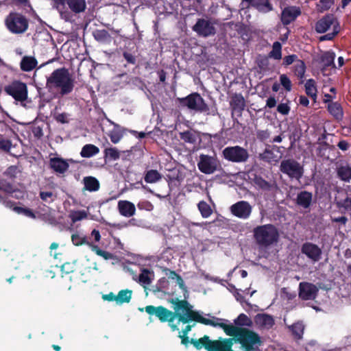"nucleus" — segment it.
<instances>
[{"mask_svg":"<svg viewBox=\"0 0 351 351\" xmlns=\"http://www.w3.org/2000/svg\"><path fill=\"white\" fill-rule=\"evenodd\" d=\"M117 295L114 294L113 293H110L108 294L103 295L102 298L104 300L107 301H114L117 302Z\"/></svg>","mask_w":351,"mask_h":351,"instance_id":"nucleus-57","label":"nucleus"},{"mask_svg":"<svg viewBox=\"0 0 351 351\" xmlns=\"http://www.w3.org/2000/svg\"><path fill=\"white\" fill-rule=\"evenodd\" d=\"M0 190L7 193H10L12 191V187L10 184L5 185L3 182H0Z\"/></svg>","mask_w":351,"mask_h":351,"instance_id":"nucleus-61","label":"nucleus"},{"mask_svg":"<svg viewBox=\"0 0 351 351\" xmlns=\"http://www.w3.org/2000/svg\"><path fill=\"white\" fill-rule=\"evenodd\" d=\"M340 205L346 211H351V197H347L343 201L340 202Z\"/></svg>","mask_w":351,"mask_h":351,"instance_id":"nucleus-55","label":"nucleus"},{"mask_svg":"<svg viewBox=\"0 0 351 351\" xmlns=\"http://www.w3.org/2000/svg\"><path fill=\"white\" fill-rule=\"evenodd\" d=\"M254 182L258 187L264 190H269L271 186V184L263 180L262 178H256Z\"/></svg>","mask_w":351,"mask_h":351,"instance_id":"nucleus-48","label":"nucleus"},{"mask_svg":"<svg viewBox=\"0 0 351 351\" xmlns=\"http://www.w3.org/2000/svg\"><path fill=\"white\" fill-rule=\"evenodd\" d=\"M311 193L304 191L298 195L297 202L300 206L304 208H308L311 204Z\"/></svg>","mask_w":351,"mask_h":351,"instance_id":"nucleus-27","label":"nucleus"},{"mask_svg":"<svg viewBox=\"0 0 351 351\" xmlns=\"http://www.w3.org/2000/svg\"><path fill=\"white\" fill-rule=\"evenodd\" d=\"M88 246L92 250V251L95 252L98 256L103 257L106 260L111 259L113 257L112 254L100 250L97 245L93 243H88Z\"/></svg>","mask_w":351,"mask_h":351,"instance_id":"nucleus-40","label":"nucleus"},{"mask_svg":"<svg viewBox=\"0 0 351 351\" xmlns=\"http://www.w3.org/2000/svg\"><path fill=\"white\" fill-rule=\"evenodd\" d=\"M71 241L75 245H82L84 244H86L88 245V243H90L87 241V238L85 235L80 233H75L72 234Z\"/></svg>","mask_w":351,"mask_h":351,"instance_id":"nucleus-37","label":"nucleus"},{"mask_svg":"<svg viewBox=\"0 0 351 351\" xmlns=\"http://www.w3.org/2000/svg\"><path fill=\"white\" fill-rule=\"evenodd\" d=\"M270 56L276 60L281 58V45L278 42H275L273 45L272 51Z\"/></svg>","mask_w":351,"mask_h":351,"instance_id":"nucleus-45","label":"nucleus"},{"mask_svg":"<svg viewBox=\"0 0 351 351\" xmlns=\"http://www.w3.org/2000/svg\"><path fill=\"white\" fill-rule=\"evenodd\" d=\"M290 330L292 331L293 335L297 339L302 337L304 326L302 322H297L289 326Z\"/></svg>","mask_w":351,"mask_h":351,"instance_id":"nucleus-34","label":"nucleus"},{"mask_svg":"<svg viewBox=\"0 0 351 351\" xmlns=\"http://www.w3.org/2000/svg\"><path fill=\"white\" fill-rule=\"evenodd\" d=\"M123 56H124V58H125V60L128 62L132 63V64L134 63L135 58L132 54L128 53H124Z\"/></svg>","mask_w":351,"mask_h":351,"instance_id":"nucleus-63","label":"nucleus"},{"mask_svg":"<svg viewBox=\"0 0 351 351\" xmlns=\"http://www.w3.org/2000/svg\"><path fill=\"white\" fill-rule=\"evenodd\" d=\"M337 172L341 180L346 182H349L351 180V167L348 165L339 167Z\"/></svg>","mask_w":351,"mask_h":351,"instance_id":"nucleus-30","label":"nucleus"},{"mask_svg":"<svg viewBox=\"0 0 351 351\" xmlns=\"http://www.w3.org/2000/svg\"><path fill=\"white\" fill-rule=\"evenodd\" d=\"M299 104L304 106H307L309 104V101L305 96H300L299 98Z\"/></svg>","mask_w":351,"mask_h":351,"instance_id":"nucleus-62","label":"nucleus"},{"mask_svg":"<svg viewBox=\"0 0 351 351\" xmlns=\"http://www.w3.org/2000/svg\"><path fill=\"white\" fill-rule=\"evenodd\" d=\"M162 178L160 173L156 170H149L145 175V181L147 183H155Z\"/></svg>","mask_w":351,"mask_h":351,"instance_id":"nucleus-29","label":"nucleus"},{"mask_svg":"<svg viewBox=\"0 0 351 351\" xmlns=\"http://www.w3.org/2000/svg\"><path fill=\"white\" fill-rule=\"evenodd\" d=\"M172 304L174 312L162 306L155 307L151 305L145 307V311L149 315H155L162 322H168L173 330H178V324L180 323L188 324L185 328L179 333V337L182 339V344L186 345L189 343L186 335L191 330L193 326L189 323L192 321L220 327L223 328L227 335H232L237 332V329L233 324H228V320L214 317L211 319L202 317L199 312L194 311L193 306L186 300L176 299L172 300Z\"/></svg>","mask_w":351,"mask_h":351,"instance_id":"nucleus-1","label":"nucleus"},{"mask_svg":"<svg viewBox=\"0 0 351 351\" xmlns=\"http://www.w3.org/2000/svg\"><path fill=\"white\" fill-rule=\"evenodd\" d=\"M51 5L59 12L62 19L69 21L71 19L69 10L75 14L83 12L86 3V0H51Z\"/></svg>","mask_w":351,"mask_h":351,"instance_id":"nucleus-4","label":"nucleus"},{"mask_svg":"<svg viewBox=\"0 0 351 351\" xmlns=\"http://www.w3.org/2000/svg\"><path fill=\"white\" fill-rule=\"evenodd\" d=\"M296 58V56L294 55L286 56L284 59V63L287 65H289L292 64Z\"/></svg>","mask_w":351,"mask_h":351,"instance_id":"nucleus-59","label":"nucleus"},{"mask_svg":"<svg viewBox=\"0 0 351 351\" xmlns=\"http://www.w3.org/2000/svg\"><path fill=\"white\" fill-rule=\"evenodd\" d=\"M338 147L342 150H346L348 147V144L347 142L342 141L338 143Z\"/></svg>","mask_w":351,"mask_h":351,"instance_id":"nucleus-64","label":"nucleus"},{"mask_svg":"<svg viewBox=\"0 0 351 351\" xmlns=\"http://www.w3.org/2000/svg\"><path fill=\"white\" fill-rule=\"evenodd\" d=\"M280 170L290 178L299 180L303 174V168L300 164L294 160H283L280 165Z\"/></svg>","mask_w":351,"mask_h":351,"instance_id":"nucleus-12","label":"nucleus"},{"mask_svg":"<svg viewBox=\"0 0 351 351\" xmlns=\"http://www.w3.org/2000/svg\"><path fill=\"white\" fill-rule=\"evenodd\" d=\"M99 152V149L92 144L85 145L80 152V155L83 158H90L95 155H97Z\"/></svg>","mask_w":351,"mask_h":351,"instance_id":"nucleus-25","label":"nucleus"},{"mask_svg":"<svg viewBox=\"0 0 351 351\" xmlns=\"http://www.w3.org/2000/svg\"><path fill=\"white\" fill-rule=\"evenodd\" d=\"M40 197L43 201L50 202L53 201L54 195L52 192L50 191H43L40 192Z\"/></svg>","mask_w":351,"mask_h":351,"instance_id":"nucleus-51","label":"nucleus"},{"mask_svg":"<svg viewBox=\"0 0 351 351\" xmlns=\"http://www.w3.org/2000/svg\"><path fill=\"white\" fill-rule=\"evenodd\" d=\"M178 100L182 106L192 110L202 112L208 110L207 105L198 93H192L186 97L178 98Z\"/></svg>","mask_w":351,"mask_h":351,"instance_id":"nucleus-9","label":"nucleus"},{"mask_svg":"<svg viewBox=\"0 0 351 351\" xmlns=\"http://www.w3.org/2000/svg\"><path fill=\"white\" fill-rule=\"evenodd\" d=\"M5 25L11 32L21 34L27 29L28 22L23 16L16 13H12L6 18Z\"/></svg>","mask_w":351,"mask_h":351,"instance_id":"nucleus-10","label":"nucleus"},{"mask_svg":"<svg viewBox=\"0 0 351 351\" xmlns=\"http://www.w3.org/2000/svg\"><path fill=\"white\" fill-rule=\"evenodd\" d=\"M302 252L314 262L318 261L320 259L322 251L314 244H304L302 247Z\"/></svg>","mask_w":351,"mask_h":351,"instance_id":"nucleus-17","label":"nucleus"},{"mask_svg":"<svg viewBox=\"0 0 351 351\" xmlns=\"http://www.w3.org/2000/svg\"><path fill=\"white\" fill-rule=\"evenodd\" d=\"M132 291L129 289H124L120 291L117 294V304H122L123 303H128L132 298Z\"/></svg>","mask_w":351,"mask_h":351,"instance_id":"nucleus-28","label":"nucleus"},{"mask_svg":"<svg viewBox=\"0 0 351 351\" xmlns=\"http://www.w3.org/2000/svg\"><path fill=\"white\" fill-rule=\"evenodd\" d=\"M5 91L24 107H26L27 104L29 103L27 86L24 82L19 80L13 81L5 87Z\"/></svg>","mask_w":351,"mask_h":351,"instance_id":"nucleus-7","label":"nucleus"},{"mask_svg":"<svg viewBox=\"0 0 351 351\" xmlns=\"http://www.w3.org/2000/svg\"><path fill=\"white\" fill-rule=\"evenodd\" d=\"M222 156L228 161L242 163L247 161L250 154L244 147L235 145L227 147L223 149Z\"/></svg>","mask_w":351,"mask_h":351,"instance_id":"nucleus-8","label":"nucleus"},{"mask_svg":"<svg viewBox=\"0 0 351 351\" xmlns=\"http://www.w3.org/2000/svg\"><path fill=\"white\" fill-rule=\"evenodd\" d=\"M84 189L89 191H96L99 188L98 180L91 176L84 178Z\"/></svg>","mask_w":351,"mask_h":351,"instance_id":"nucleus-26","label":"nucleus"},{"mask_svg":"<svg viewBox=\"0 0 351 351\" xmlns=\"http://www.w3.org/2000/svg\"><path fill=\"white\" fill-rule=\"evenodd\" d=\"M317 287L307 282H300L299 285V298L303 300H314L318 292Z\"/></svg>","mask_w":351,"mask_h":351,"instance_id":"nucleus-14","label":"nucleus"},{"mask_svg":"<svg viewBox=\"0 0 351 351\" xmlns=\"http://www.w3.org/2000/svg\"><path fill=\"white\" fill-rule=\"evenodd\" d=\"M198 209L204 218H208L213 213L210 206L204 201H201L197 204Z\"/></svg>","mask_w":351,"mask_h":351,"instance_id":"nucleus-35","label":"nucleus"},{"mask_svg":"<svg viewBox=\"0 0 351 351\" xmlns=\"http://www.w3.org/2000/svg\"><path fill=\"white\" fill-rule=\"evenodd\" d=\"M193 29L199 35L204 37L212 36L215 34V29L213 23L210 21L205 19H199L193 26Z\"/></svg>","mask_w":351,"mask_h":351,"instance_id":"nucleus-15","label":"nucleus"},{"mask_svg":"<svg viewBox=\"0 0 351 351\" xmlns=\"http://www.w3.org/2000/svg\"><path fill=\"white\" fill-rule=\"evenodd\" d=\"M95 38L100 42H106L110 39V35L106 30H97L94 32Z\"/></svg>","mask_w":351,"mask_h":351,"instance_id":"nucleus-42","label":"nucleus"},{"mask_svg":"<svg viewBox=\"0 0 351 351\" xmlns=\"http://www.w3.org/2000/svg\"><path fill=\"white\" fill-rule=\"evenodd\" d=\"M253 233L257 244L262 247L273 245L278 242L279 238L278 230L271 224L257 226Z\"/></svg>","mask_w":351,"mask_h":351,"instance_id":"nucleus-5","label":"nucleus"},{"mask_svg":"<svg viewBox=\"0 0 351 351\" xmlns=\"http://www.w3.org/2000/svg\"><path fill=\"white\" fill-rule=\"evenodd\" d=\"M14 210H15L17 213L23 215L25 217H27L29 218H32V219L36 218L35 214L29 208L16 206V207H14Z\"/></svg>","mask_w":351,"mask_h":351,"instance_id":"nucleus-43","label":"nucleus"},{"mask_svg":"<svg viewBox=\"0 0 351 351\" xmlns=\"http://www.w3.org/2000/svg\"><path fill=\"white\" fill-rule=\"evenodd\" d=\"M330 113L337 119H341L343 117V111L341 106L337 103H332L328 105Z\"/></svg>","mask_w":351,"mask_h":351,"instance_id":"nucleus-31","label":"nucleus"},{"mask_svg":"<svg viewBox=\"0 0 351 351\" xmlns=\"http://www.w3.org/2000/svg\"><path fill=\"white\" fill-rule=\"evenodd\" d=\"M232 102L238 108H243L245 106L244 99L241 95H235Z\"/></svg>","mask_w":351,"mask_h":351,"instance_id":"nucleus-50","label":"nucleus"},{"mask_svg":"<svg viewBox=\"0 0 351 351\" xmlns=\"http://www.w3.org/2000/svg\"><path fill=\"white\" fill-rule=\"evenodd\" d=\"M295 74L300 78H302L305 73V64L301 60H298L295 64Z\"/></svg>","mask_w":351,"mask_h":351,"instance_id":"nucleus-41","label":"nucleus"},{"mask_svg":"<svg viewBox=\"0 0 351 351\" xmlns=\"http://www.w3.org/2000/svg\"><path fill=\"white\" fill-rule=\"evenodd\" d=\"M69 217L73 223L81 221L87 217V213L85 210H71Z\"/></svg>","mask_w":351,"mask_h":351,"instance_id":"nucleus-32","label":"nucleus"},{"mask_svg":"<svg viewBox=\"0 0 351 351\" xmlns=\"http://www.w3.org/2000/svg\"><path fill=\"white\" fill-rule=\"evenodd\" d=\"M280 81L282 86L287 90L290 91L291 90V82L289 77L286 75H281L280 76Z\"/></svg>","mask_w":351,"mask_h":351,"instance_id":"nucleus-49","label":"nucleus"},{"mask_svg":"<svg viewBox=\"0 0 351 351\" xmlns=\"http://www.w3.org/2000/svg\"><path fill=\"white\" fill-rule=\"evenodd\" d=\"M117 208L119 213L125 217H130L135 214L136 208L133 203L127 200H120Z\"/></svg>","mask_w":351,"mask_h":351,"instance_id":"nucleus-18","label":"nucleus"},{"mask_svg":"<svg viewBox=\"0 0 351 351\" xmlns=\"http://www.w3.org/2000/svg\"><path fill=\"white\" fill-rule=\"evenodd\" d=\"M335 58V53L333 51H328L324 52L321 56V63L323 66L328 67L332 66L335 67L334 64V60Z\"/></svg>","mask_w":351,"mask_h":351,"instance_id":"nucleus-24","label":"nucleus"},{"mask_svg":"<svg viewBox=\"0 0 351 351\" xmlns=\"http://www.w3.org/2000/svg\"><path fill=\"white\" fill-rule=\"evenodd\" d=\"M180 138L186 143H193L196 141V136L194 133L190 131H186L180 133Z\"/></svg>","mask_w":351,"mask_h":351,"instance_id":"nucleus-44","label":"nucleus"},{"mask_svg":"<svg viewBox=\"0 0 351 351\" xmlns=\"http://www.w3.org/2000/svg\"><path fill=\"white\" fill-rule=\"evenodd\" d=\"M219 166V160L214 156L201 154L199 157L197 167L199 170L205 174H212Z\"/></svg>","mask_w":351,"mask_h":351,"instance_id":"nucleus-11","label":"nucleus"},{"mask_svg":"<svg viewBox=\"0 0 351 351\" xmlns=\"http://www.w3.org/2000/svg\"><path fill=\"white\" fill-rule=\"evenodd\" d=\"M234 323L239 326H250L251 320L246 315L242 313L234 320Z\"/></svg>","mask_w":351,"mask_h":351,"instance_id":"nucleus-46","label":"nucleus"},{"mask_svg":"<svg viewBox=\"0 0 351 351\" xmlns=\"http://www.w3.org/2000/svg\"><path fill=\"white\" fill-rule=\"evenodd\" d=\"M315 29L318 33L329 32L321 37L322 40L332 39L339 32L340 25L333 15H327L317 21Z\"/></svg>","mask_w":351,"mask_h":351,"instance_id":"nucleus-6","label":"nucleus"},{"mask_svg":"<svg viewBox=\"0 0 351 351\" xmlns=\"http://www.w3.org/2000/svg\"><path fill=\"white\" fill-rule=\"evenodd\" d=\"M154 273L147 269H143L139 275L138 282L145 288L151 284L154 279Z\"/></svg>","mask_w":351,"mask_h":351,"instance_id":"nucleus-23","label":"nucleus"},{"mask_svg":"<svg viewBox=\"0 0 351 351\" xmlns=\"http://www.w3.org/2000/svg\"><path fill=\"white\" fill-rule=\"evenodd\" d=\"M301 14L300 9L295 6L285 8L281 14V21L284 25H288L295 20Z\"/></svg>","mask_w":351,"mask_h":351,"instance_id":"nucleus-16","label":"nucleus"},{"mask_svg":"<svg viewBox=\"0 0 351 351\" xmlns=\"http://www.w3.org/2000/svg\"><path fill=\"white\" fill-rule=\"evenodd\" d=\"M306 93L311 97L315 99L317 97V88L313 80H308L305 83Z\"/></svg>","mask_w":351,"mask_h":351,"instance_id":"nucleus-33","label":"nucleus"},{"mask_svg":"<svg viewBox=\"0 0 351 351\" xmlns=\"http://www.w3.org/2000/svg\"><path fill=\"white\" fill-rule=\"evenodd\" d=\"M105 158L112 160H116L120 157L119 151L115 147L107 148L104 151Z\"/></svg>","mask_w":351,"mask_h":351,"instance_id":"nucleus-38","label":"nucleus"},{"mask_svg":"<svg viewBox=\"0 0 351 351\" xmlns=\"http://www.w3.org/2000/svg\"><path fill=\"white\" fill-rule=\"evenodd\" d=\"M20 173V170L16 166H10L5 171V174L11 178H14Z\"/></svg>","mask_w":351,"mask_h":351,"instance_id":"nucleus-52","label":"nucleus"},{"mask_svg":"<svg viewBox=\"0 0 351 351\" xmlns=\"http://www.w3.org/2000/svg\"><path fill=\"white\" fill-rule=\"evenodd\" d=\"M112 124L114 125V128L110 132L109 136L111 141L113 143L117 144L122 138L125 129L114 123H112Z\"/></svg>","mask_w":351,"mask_h":351,"instance_id":"nucleus-22","label":"nucleus"},{"mask_svg":"<svg viewBox=\"0 0 351 351\" xmlns=\"http://www.w3.org/2000/svg\"><path fill=\"white\" fill-rule=\"evenodd\" d=\"M276 100L274 97H269L267 99L266 106L268 108H274V106H276Z\"/></svg>","mask_w":351,"mask_h":351,"instance_id":"nucleus-58","label":"nucleus"},{"mask_svg":"<svg viewBox=\"0 0 351 351\" xmlns=\"http://www.w3.org/2000/svg\"><path fill=\"white\" fill-rule=\"evenodd\" d=\"M38 64V61L35 57L32 56H25L22 58L20 62V68L23 71L29 72L34 70Z\"/></svg>","mask_w":351,"mask_h":351,"instance_id":"nucleus-20","label":"nucleus"},{"mask_svg":"<svg viewBox=\"0 0 351 351\" xmlns=\"http://www.w3.org/2000/svg\"><path fill=\"white\" fill-rule=\"evenodd\" d=\"M12 143L9 140H0V149L4 152H9L11 149Z\"/></svg>","mask_w":351,"mask_h":351,"instance_id":"nucleus-53","label":"nucleus"},{"mask_svg":"<svg viewBox=\"0 0 351 351\" xmlns=\"http://www.w3.org/2000/svg\"><path fill=\"white\" fill-rule=\"evenodd\" d=\"M259 11L267 12L271 10V5L267 0H256L254 5Z\"/></svg>","mask_w":351,"mask_h":351,"instance_id":"nucleus-39","label":"nucleus"},{"mask_svg":"<svg viewBox=\"0 0 351 351\" xmlns=\"http://www.w3.org/2000/svg\"><path fill=\"white\" fill-rule=\"evenodd\" d=\"M171 278L176 280L177 284L182 289H185L184 280L179 275L176 274L175 272H172Z\"/></svg>","mask_w":351,"mask_h":351,"instance_id":"nucleus-56","label":"nucleus"},{"mask_svg":"<svg viewBox=\"0 0 351 351\" xmlns=\"http://www.w3.org/2000/svg\"><path fill=\"white\" fill-rule=\"evenodd\" d=\"M333 2L334 0H320L317 6L320 12H323L329 9L333 4Z\"/></svg>","mask_w":351,"mask_h":351,"instance_id":"nucleus-47","label":"nucleus"},{"mask_svg":"<svg viewBox=\"0 0 351 351\" xmlns=\"http://www.w3.org/2000/svg\"><path fill=\"white\" fill-rule=\"evenodd\" d=\"M230 213L235 217L242 219H248L252 213V207L246 201H239L230 207Z\"/></svg>","mask_w":351,"mask_h":351,"instance_id":"nucleus-13","label":"nucleus"},{"mask_svg":"<svg viewBox=\"0 0 351 351\" xmlns=\"http://www.w3.org/2000/svg\"><path fill=\"white\" fill-rule=\"evenodd\" d=\"M277 110L279 113L286 115L289 112L290 107L287 104H280L277 107Z\"/></svg>","mask_w":351,"mask_h":351,"instance_id":"nucleus-54","label":"nucleus"},{"mask_svg":"<svg viewBox=\"0 0 351 351\" xmlns=\"http://www.w3.org/2000/svg\"><path fill=\"white\" fill-rule=\"evenodd\" d=\"M91 237H93L95 241H99L101 239L99 232L97 230H93L91 232Z\"/></svg>","mask_w":351,"mask_h":351,"instance_id":"nucleus-60","label":"nucleus"},{"mask_svg":"<svg viewBox=\"0 0 351 351\" xmlns=\"http://www.w3.org/2000/svg\"><path fill=\"white\" fill-rule=\"evenodd\" d=\"M234 326L237 329V332L232 336L237 338L212 341L205 335L199 339H191V342L197 349L204 348L207 351H238L235 346L237 344H239V348H242L245 351H258V348L261 345L259 337L249 330Z\"/></svg>","mask_w":351,"mask_h":351,"instance_id":"nucleus-2","label":"nucleus"},{"mask_svg":"<svg viewBox=\"0 0 351 351\" xmlns=\"http://www.w3.org/2000/svg\"><path fill=\"white\" fill-rule=\"evenodd\" d=\"M255 323L261 328L268 329L272 327L274 320L271 315L258 314L255 317Z\"/></svg>","mask_w":351,"mask_h":351,"instance_id":"nucleus-21","label":"nucleus"},{"mask_svg":"<svg viewBox=\"0 0 351 351\" xmlns=\"http://www.w3.org/2000/svg\"><path fill=\"white\" fill-rule=\"evenodd\" d=\"M47 86L49 89L59 88L61 95H66L73 90V80L67 69H58L47 79Z\"/></svg>","mask_w":351,"mask_h":351,"instance_id":"nucleus-3","label":"nucleus"},{"mask_svg":"<svg viewBox=\"0 0 351 351\" xmlns=\"http://www.w3.org/2000/svg\"><path fill=\"white\" fill-rule=\"evenodd\" d=\"M49 165L51 169L59 173H64L69 168L67 161L59 157L50 158Z\"/></svg>","mask_w":351,"mask_h":351,"instance_id":"nucleus-19","label":"nucleus"},{"mask_svg":"<svg viewBox=\"0 0 351 351\" xmlns=\"http://www.w3.org/2000/svg\"><path fill=\"white\" fill-rule=\"evenodd\" d=\"M260 158L267 162H276L278 160V156L271 150L266 149L259 156Z\"/></svg>","mask_w":351,"mask_h":351,"instance_id":"nucleus-36","label":"nucleus"}]
</instances>
